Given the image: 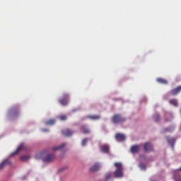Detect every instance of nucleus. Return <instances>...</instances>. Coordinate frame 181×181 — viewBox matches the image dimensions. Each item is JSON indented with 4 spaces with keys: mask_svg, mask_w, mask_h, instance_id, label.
Masks as SVG:
<instances>
[{
    "mask_svg": "<svg viewBox=\"0 0 181 181\" xmlns=\"http://www.w3.org/2000/svg\"><path fill=\"white\" fill-rule=\"evenodd\" d=\"M116 170L114 173V176L116 178L124 177V168L122 163H115Z\"/></svg>",
    "mask_w": 181,
    "mask_h": 181,
    "instance_id": "nucleus-1",
    "label": "nucleus"
},
{
    "mask_svg": "<svg viewBox=\"0 0 181 181\" xmlns=\"http://www.w3.org/2000/svg\"><path fill=\"white\" fill-rule=\"evenodd\" d=\"M70 99V95L69 93H64L62 95V98L61 99L59 100V103L63 105V106H66L69 104V101Z\"/></svg>",
    "mask_w": 181,
    "mask_h": 181,
    "instance_id": "nucleus-2",
    "label": "nucleus"
},
{
    "mask_svg": "<svg viewBox=\"0 0 181 181\" xmlns=\"http://www.w3.org/2000/svg\"><path fill=\"white\" fill-rule=\"evenodd\" d=\"M125 120L126 119L122 117L120 115H115L112 119V122L115 124H119L120 122H124Z\"/></svg>",
    "mask_w": 181,
    "mask_h": 181,
    "instance_id": "nucleus-3",
    "label": "nucleus"
},
{
    "mask_svg": "<svg viewBox=\"0 0 181 181\" xmlns=\"http://www.w3.org/2000/svg\"><path fill=\"white\" fill-rule=\"evenodd\" d=\"M12 161L9 158H6L1 163H0V170H2L6 165H11Z\"/></svg>",
    "mask_w": 181,
    "mask_h": 181,
    "instance_id": "nucleus-4",
    "label": "nucleus"
},
{
    "mask_svg": "<svg viewBox=\"0 0 181 181\" xmlns=\"http://www.w3.org/2000/svg\"><path fill=\"white\" fill-rule=\"evenodd\" d=\"M145 152H151L153 151V146L151 143L146 142L144 146Z\"/></svg>",
    "mask_w": 181,
    "mask_h": 181,
    "instance_id": "nucleus-5",
    "label": "nucleus"
},
{
    "mask_svg": "<svg viewBox=\"0 0 181 181\" xmlns=\"http://www.w3.org/2000/svg\"><path fill=\"white\" fill-rule=\"evenodd\" d=\"M25 145L23 144H21L20 146H18V147L17 148L16 151L13 152L10 156H14L15 155L18 154L20 151H21L22 150H25Z\"/></svg>",
    "mask_w": 181,
    "mask_h": 181,
    "instance_id": "nucleus-6",
    "label": "nucleus"
},
{
    "mask_svg": "<svg viewBox=\"0 0 181 181\" xmlns=\"http://www.w3.org/2000/svg\"><path fill=\"white\" fill-rule=\"evenodd\" d=\"M181 92V86L176 87L170 90V93L172 95H177L179 93Z\"/></svg>",
    "mask_w": 181,
    "mask_h": 181,
    "instance_id": "nucleus-7",
    "label": "nucleus"
},
{
    "mask_svg": "<svg viewBox=\"0 0 181 181\" xmlns=\"http://www.w3.org/2000/svg\"><path fill=\"white\" fill-rule=\"evenodd\" d=\"M115 139L118 141H124L126 140V136L123 134H117L115 135Z\"/></svg>",
    "mask_w": 181,
    "mask_h": 181,
    "instance_id": "nucleus-8",
    "label": "nucleus"
},
{
    "mask_svg": "<svg viewBox=\"0 0 181 181\" xmlns=\"http://www.w3.org/2000/svg\"><path fill=\"white\" fill-rule=\"evenodd\" d=\"M80 130L86 134H90V130L86 125H83L80 127Z\"/></svg>",
    "mask_w": 181,
    "mask_h": 181,
    "instance_id": "nucleus-9",
    "label": "nucleus"
},
{
    "mask_svg": "<svg viewBox=\"0 0 181 181\" xmlns=\"http://www.w3.org/2000/svg\"><path fill=\"white\" fill-rule=\"evenodd\" d=\"M62 133L64 136H71L73 135V132L69 129L62 130Z\"/></svg>",
    "mask_w": 181,
    "mask_h": 181,
    "instance_id": "nucleus-10",
    "label": "nucleus"
},
{
    "mask_svg": "<svg viewBox=\"0 0 181 181\" xmlns=\"http://www.w3.org/2000/svg\"><path fill=\"white\" fill-rule=\"evenodd\" d=\"M140 151V146L139 145H135L132 146L131 147V152L133 153H139Z\"/></svg>",
    "mask_w": 181,
    "mask_h": 181,
    "instance_id": "nucleus-11",
    "label": "nucleus"
},
{
    "mask_svg": "<svg viewBox=\"0 0 181 181\" xmlns=\"http://www.w3.org/2000/svg\"><path fill=\"white\" fill-rule=\"evenodd\" d=\"M54 159V155L52 154H48L46 156V157L43 159L45 162H51L52 160Z\"/></svg>",
    "mask_w": 181,
    "mask_h": 181,
    "instance_id": "nucleus-12",
    "label": "nucleus"
},
{
    "mask_svg": "<svg viewBox=\"0 0 181 181\" xmlns=\"http://www.w3.org/2000/svg\"><path fill=\"white\" fill-rule=\"evenodd\" d=\"M101 168V165L99 163H95L90 168L91 172H95Z\"/></svg>",
    "mask_w": 181,
    "mask_h": 181,
    "instance_id": "nucleus-13",
    "label": "nucleus"
},
{
    "mask_svg": "<svg viewBox=\"0 0 181 181\" xmlns=\"http://www.w3.org/2000/svg\"><path fill=\"white\" fill-rule=\"evenodd\" d=\"M101 151L103 153H108L110 151V147L107 145H104L101 147Z\"/></svg>",
    "mask_w": 181,
    "mask_h": 181,
    "instance_id": "nucleus-14",
    "label": "nucleus"
},
{
    "mask_svg": "<svg viewBox=\"0 0 181 181\" xmlns=\"http://www.w3.org/2000/svg\"><path fill=\"white\" fill-rule=\"evenodd\" d=\"M66 146V143H63L62 144H61L60 146H55V147H53V151H59V150H62L64 147H65Z\"/></svg>",
    "mask_w": 181,
    "mask_h": 181,
    "instance_id": "nucleus-15",
    "label": "nucleus"
},
{
    "mask_svg": "<svg viewBox=\"0 0 181 181\" xmlns=\"http://www.w3.org/2000/svg\"><path fill=\"white\" fill-rule=\"evenodd\" d=\"M157 81L161 84H168V81L166 79L162 78H157Z\"/></svg>",
    "mask_w": 181,
    "mask_h": 181,
    "instance_id": "nucleus-16",
    "label": "nucleus"
},
{
    "mask_svg": "<svg viewBox=\"0 0 181 181\" xmlns=\"http://www.w3.org/2000/svg\"><path fill=\"white\" fill-rule=\"evenodd\" d=\"M89 119L93 120H98L100 119V115H90L88 117Z\"/></svg>",
    "mask_w": 181,
    "mask_h": 181,
    "instance_id": "nucleus-17",
    "label": "nucleus"
},
{
    "mask_svg": "<svg viewBox=\"0 0 181 181\" xmlns=\"http://www.w3.org/2000/svg\"><path fill=\"white\" fill-rule=\"evenodd\" d=\"M167 139H168V143L172 146H173L175 143V138H169V137H167Z\"/></svg>",
    "mask_w": 181,
    "mask_h": 181,
    "instance_id": "nucleus-18",
    "label": "nucleus"
},
{
    "mask_svg": "<svg viewBox=\"0 0 181 181\" xmlns=\"http://www.w3.org/2000/svg\"><path fill=\"white\" fill-rule=\"evenodd\" d=\"M169 103L170 104L175 106V107H177L178 104H177V100L176 99H172V100H169Z\"/></svg>",
    "mask_w": 181,
    "mask_h": 181,
    "instance_id": "nucleus-19",
    "label": "nucleus"
},
{
    "mask_svg": "<svg viewBox=\"0 0 181 181\" xmlns=\"http://www.w3.org/2000/svg\"><path fill=\"white\" fill-rule=\"evenodd\" d=\"M54 124H55V119H51L45 122V124L47 125H54Z\"/></svg>",
    "mask_w": 181,
    "mask_h": 181,
    "instance_id": "nucleus-20",
    "label": "nucleus"
},
{
    "mask_svg": "<svg viewBox=\"0 0 181 181\" xmlns=\"http://www.w3.org/2000/svg\"><path fill=\"white\" fill-rule=\"evenodd\" d=\"M11 112L13 116H16L17 115L19 114V110L18 109H13V110H11Z\"/></svg>",
    "mask_w": 181,
    "mask_h": 181,
    "instance_id": "nucleus-21",
    "label": "nucleus"
},
{
    "mask_svg": "<svg viewBox=\"0 0 181 181\" xmlns=\"http://www.w3.org/2000/svg\"><path fill=\"white\" fill-rule=\"evenodd\" d=\"M30 158V156H22L21 157V160H28Z\"/></svg>",
    "mask_w": 181,
    "mask_h": 181,
    "instance_id": "nucleus-22",
    "label": "nucleus"
},
{
    "mask_svg": "<svg viewBox=\"0 0 181 181\" xmlns=\"http://www.w3.org/2000/svg\"><path fill=\"white\" fill-rule=\"evenodd\" d=\"M88 141V138L83 139V141H82V142H81V145H82L83 146H85L86 145Z\"/></svg>",
    "mask_w": 181,
    "mask_h": 181,
    "instance_id": "nucleus-23",
    "label": "nucleus"
},
{
    "mask_svg": "<svg viewBox=\"0 0 181 181\" xmlns=\"http://www.w3.org/2000/svg\"><path fill=\"white\" fill-rule=\"evenodd\" d=\"M112 177V174L111 173H107L105 175V181L109 180V179H111Z\"/></svg>",
    "mask_w": 181,
    "mask_h": 181,
    "instance_id": "nucleus-24",
    "label": "nucleus"
},
{
    "mask_svg": "<svg viewBox=\"0 0 181 181\" xmlns=\"http://www.w3.org/2000/svg\"><path fill=\"white\" fill-rule=\"evenodd\" d=\"M174 179L175 181H181V177L179 175H174Z\"/></svg>",
    "mask_w": 181,
    "mask_h": 181,
    "instance_id": "nucleus-25",
    "label": "nucleus"
},
{
    "mask_svg": "<svg viewBox=\"0 0 181 181\" xmlns=\"http://www.w3.org/2000/svg\"><path fill=\"white\" fill-rule=\"evenodd\" d=\"M59 119L62 121H64L67 119V117H66V115H61V116H59Z\"/></svg>",
    "mask_w": 181,
    "mask_h": 181,
    "instance_id": "nucleus-26",
    "label": "nucleus"
},
{
    "mask_svg": "<svg viewBox=\"0 0 181 181\" xmlns=\"http://www.w3.org/2000/svg\"><path fill=\"white\" fill-rule=\"evenodd\" d=\"M154 118H155V121L156 122H159L160 119V116L158 115H156Z\"/></svg>",
    "mask_w": 181,
    "mask_h": 181,
    "instance_id": "nucleus-27",
    "label": "nucleus"
},
{
    "mask_svg": "<svg viewBox=\"0 0 181 181\" xmlns=\"http://www.w3.org/2000/svg\"><path fill=\"white\" fill-rule=\"evenodd\" d=\"M139 168H141L142 170H146V165L144 163H140Z\"/></svg>",
    "mask_w": 181,
    "mask_h": 181,
    "instance_id": "nucleus-28",
    "label": "nucleus"
},
{
    "mask_svg": "<svg viewBox=\"0 0 181 181\" xmlns=\"http://www.w3.org/2000/svg\"><path fill=\"white\" fill-rule=\"evenodd\" d=\"M170 128H165V132H170Z\"/></svg>",
    "mask_w": 181,
    "mask_h": 181,
    "instance_id": "nucleus-29",
    "label": "nucleus"
},
{
    "mask_svg": "<svg viewBox=\"0 0 181 181\" xmlns=\"http://www.w3.org/2000/svg\"><path fill=\"white\" fill-rule=\"evenodd\" d=\"M42 131H43V132H47L48 130H47V129H42Z\"/></svg>",
    "mask_w": 181,
    "mask_h": 181,
    "instance_id": "nucleus-30",
    "label": "nucleus"
}]
</instances>
